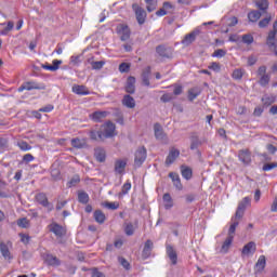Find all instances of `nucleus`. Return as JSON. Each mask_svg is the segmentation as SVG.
I'll return each mask as SVG.
<instances>
[{"mask_svg":"<svg viewBox=\"0 0 277 277\" xmlns=\"http://www.w3.org/2000/svg\"><path fill=\"white\" fill-rule=\"evenodd\" d=\"M162 8L164 9V11L167 12V14H174V5L171 4L170 2L166 1L162 3Z\"/></svg>","mask_w":277,"mask_h":277,"instance_id":"obj_44","label":"nucleus"},{"mask_svg":"<svg viewBox=\"0 0 277 277\" xmlns=\"http://www.w3.org/2000/svg\"><path fill=\"white\" fill-rule=\"evenodd\" d=\"M237 226H239V221H233V223L229 226L227 237H232V239H235V230H237Z\"/></svg>","mask_w":277,"mask_h":277,"instance_id":"obj_41","label":"nucleus"},{"mask_svg":"<svg viewBox=\"0 0 277 277\" xmlns=\"http://www.w3.org/2000/svg\"><path fill=\"white\" fill-rule=\"evenodd\" d=\"M132 10L136 16L138 25H144L146 23V10L138 6L136 3L132 4Z\"/></svg>","mask_w":277,"mask_h":277,"instance_id":"obj_3","label":"nucleus"},{"mask_svg":"<svg viewBox=\"0 0 277 277\" xmlns=\"http://www.w3.org/2000/svg\"><path fill=\"white\" fill-rule=\"evenodd\" d=\"M147 12H155L157 10V2L155 0H145Z\"/></svg>","mask_w":277,"mask_h":277,"instance_id":"obj_42","label":"nucleus"},{"mask_svg":"<svg viewBox=\"0 0 277 277\" xmlns=\"http://www.w3.org/2000/svg\"><path fill=\"white\" fill-rule=\"evenodd\" d=\"M243 211L240 208H237L235 217L232 219V222H237V220H241L243 217Z\"/></svg>","mask_w":277,"mask_h":277,"instance_id":"obj_55","label":"nucleus"},{"mask_svg":"<svg viewBox=\"0 0 277 277\" xmlns=\"http://www.w3.org/2000/svg\"><path fill=\"white\" fill-rule=\"evenodd\" d=\"M226 55V51L219 49L213 52L212 57H224Z\"/></svg>","mask_w":277,"mask_h":277,"instance_id":"obj_60","label":"nucleus"},{"mask_svg":"<svg viewBox=\"0 0 277 277\" xmlns=\"http://www.w3.org/2000/svg\"><path fill=\"white\" fill-rule=\"evenodd\" d=\"M102 207H104L105 209H109L110 211H116L117 209H120V203L118 201H104L102 202Z\"/></svg>","mask_w":277,"mask_h":277,"instance_id":"obj_34","label":"nucleus"},{"mask_svg":"<svg viewBox=\"0 0 277 277\" xmlns=\"http://www.w3.org/2000/svg\"><path fill=\"white\" fill-rule=\"evenodd\" d=\"M126 92H127L128 94H135V77L130 76V77L127 79Z\"/></svg>","mask_w":277,"mask_h":277,"instance_id":"obj_17","label":"nucleus"},{"mask_svg":"<svg viewBox=\"0 0 277 277\" xmlns=\"http://www.w3.org/2000/svg\"><path fill=\"white\" fill-rule=\"evenodd\" d=\"M162 201H163V205H164V209L167 211L172 209V207H174V200L172 199V196L169 193H166L162 196Z\"/></svg>","mask_w":277,"mask_h":277,"instance_id":"obj_19","label":"nucleus"},{"mask_svg":"<svg viewBox=\"0 0 277 277\" xmlns=\"http://www.w3.org/2000/svg\"><path fill=\"white\" fill-rule=\"evenodd\" d=\"M101 131L104 135V140H107L108 137H114L116 135V124L111 121H107L103 126H101Z\"/></svg>","mask_w":277,"mask_h":277,"instance_id":"obj_1","label":"nucleus"},{"mask_svg":"<svg viewBox=\"0 0 277 277\" xmlns=\"http://www.w3.org/2000/svg\"><path fill=\"white\" fill-rule=\"evenodd\" d=\"M256 252V243L254 241H250L243 246L241 254L242 256H250V254H254Z\"/></svg>","mask_w":277,"mask_h":277,"instance_id":"obj_11","label":"nucleus"},{"mask_svg":"<svg viewBox=\"0 0 277 277\" xmlns=\"http://www.w3.org/2000/svg\"><path fill=\"white\" fill-rule=\"evenodd\" d=\"M71 146L74 148H85V146H88V143L85 138L76 137L71 140Z\"/></svg>","mask_w":277,"mask_h":277,"instance_id":"obj_25","label":"nucleus"},{"mask_svg":"<svg viewBox=\"0 0 277 277\" xmlns=\"http://www.w3.org/2000/svg\"><path fill=\"white\" fill-rule=\"evenodd\" d=\"M181 174L183 179L186 181H190L192 176H194V172L192 171V168L187 166H181Z\"/></svg>","mask_w":277,"mask_h":277,"instance_id":"obj_23","label":"nucleus"},{"mask_svg":"<svg viewBox=\"0 0 277 277\" xmlns=\"http://www.w3.org/2000/svg\"><path fill=\"white\" fill-rule=\"evenodd\" d=\"M91 66H92L93 70H101V68H103V66H105V62H103V61L91 62Z\"/></svg>","mask_w":277,"mask_h":277,"instance_id":"obj_50","label":"nucleus"},{"mask_svg":"<svg viewBox=\"0 0 277 277\" xmlns=\"http://www.w3.org/2000/svg\"><path fill=\"white\" fill-rule=\"evenodd\" d=\"M0 252L3 259H6L8 261L12 260V253L10 252V248H8V245L0 243Z\"/></svg>","mask_w":277,"mask_h":277,"instance_id":"obj_28","label":"nucleus"},{"mask_svg":"<svg viewBox=\"0 0 277 277\" xmlns=\"http://www.w3.org/2000/svg\"><path fill=\"white\" fill-rule=\"evenodd\" d=\"M93 217L95 220V222H97V224H105V213H103V211L101 210H96L93 214Z\"/></svg>","mask_w":277,"mask_h":277,"instance_id":"obj_33","label":"nucleus"},{"mask_svg":"<svg viewBox=\"0 0 277 277\" xmlns=\"http://www.w3.org/2000/svg\"><path fill=\"white\" fill-rule=\"evenodd\" d=\"M50 233H53V235H55V237H57V239H62V237H64L66 235V229L64 226L57 224V223H51L48 226Z\"/></svg>","mask_w":277,"mask_h":277,"instance_id":"obj_5","label":"nucleus"},{"mask_svg":"<svg viewBox=\"0 0 277 277\" xmlns=\"http://www.w3.org/2000/svg\"><path fill=\"white\" fill-rule=\"evenodd\" d=\"M261 18V13L259 11H251L248 13V19L250 23H256Z\"/></svg>","mask_w":277,"mask_h":277,"instance_id":"obj_39","label":"nucleus"},{"mask_svg":"<svg viewBox=\"0 0 277 277\" xmlns=\"http://www.w3.org/2000/svg\"><path fill=\"white\" fill-rule=\"evenodd\" d=\"M190 150H196L200 146V140H198V135L193 134L190 136Z\"/></svg>","mask_w":277,"mask_h":277,"instance_id":"obj_40","label":"nucleus"},{"mask_svg":"<svg viewBox=\"0 0 277 277\" xmlns=\"http://www.w3.org/2000/svg\"><path fill=\"white\" fill-rule=\"evenodd\" d=\"M78 202L81 205H88L90 202V195L85 192H79L78 193Z\"/></svg>","mask_w":277,"mask_h":277,"instance_id":"obj_35","label":"nucleus"},{"mask_svg":"<svg viewBox=\"0 0 277 277\" xmlns=\"http://www.w3.org/2000/svg\"><path fill=\"white\" fill-rule=\"evenodd\" d=\"M250 205V197H245L238 205V209H241L242 211H246V207Z\"/></svg>","mask_w":277,"mask_h":277,"instance_id":"obj_49","label":"nucleus"},{"mask_svg":"<svg viewBox=\"0 0 277 277\" xmlns=\"http://www.w3.org/2000/svg\"><path fill=\"white\" fill-rule=\"evenodd\" d=\"M179 155H181V151H179V149H171L167 159H166V164L167 166H172V162L176 161Z\"/></svg>","mask_w":277,"mask_h":277,"instance_id":"obj_18","label":"nucleus"},{"mask_svg":"<svg viewBox=\"0 0 277 277\" xmlns=\"http://www.w3.org/2000/svg\"><path fill=\"white\" fill-rule=\"evenodd\" d=\"M277 168V162L265 163L262 168L263 172H269Z\"/></svg>","mask_w":277,"mask_h":277,"instance_id":"obj_52","label":"nucleus"},{"mask_svg":"<svg viewBox=\"0 0 277 277\" xmlns=\"http://www.w3.org/2000/svg\"><path fill=\"white\" fill-rule=\"evenodd\" d=\"M131 192V182H126L122 186V194H129Z\"/></svg>","mask_w":277,"mask_h":277,"instance_id":"obj_63","label":"nucleus"},{"mask_svg":"<svg viewBox=\"0 0 277 277\" xmlns=\"http://www.w3.org/2000/svg\"><path fill=\"white\" fill-rule=\"evenodd\" d=\"M232 77L236 81L243 79V69H235L232 74Z\"/></svg>","mask_w":277,"mask_h":277,"instance_id":"obj_45","label":"nucleus"},{"mask_svg":"<svg viewBox=\"0 0 277 277\" xmlns=\"http://www.w3.org/2000/svg\"><path fill=\"white\" fill-rule=\"evenodd\" d=\"M241 40L243 44H252L254 42V37L250 34L242 35Z\"/></svg>","mask_w":277,"mask_h":277,"instance_id":"obj_46","label":"nucleus"},{"mask_svg":"<svg viewBox=\"0 0 277 277\" xmlns=\"http://www.w3.org/2000/svg\"><path fill=\"white\" fill-rule=\"evenodd\" d=\"M80 181L79 176L76 175L67 183V187H75Z\"/></svg>","mask_w":277,"mask_h":277,"instance_id":"obj_58","label":"nucleus"},{"mask_svg":"<svg viewBox=\"0 0 277 277\" xmlns=\"http://www.w3.org/2000/svg\"><path fill=\"white\" fill-rule=\"evenodd\" d=\"M210 70H214V72H220L221 67H220V63H211V65H209L208 67Z\"/></svg>","mask_w":277,"mask_h":277,"instance_id":"obj_61","label":"nucleus"},{"mask_svg":"<svg viewBox=\"0 0 277 277\" xmlns=\"http://www.w3.org/2000/svg\"><path fill=\"white\" fill-rule=\"evenodd\" d=\"M63 61L62 60H53L52 65H49V63H45L41 66L43 70H50V72H55L56 70H60V66H62Z\"/></svg>","mask_w":277,"mask_h":277,"instance_id":"obj_8","label":"nucleus"},{"mask_svg":"<svg viewBox=\"0 0 277 277\" xmlns=\"http://www.w3.org/2000/svg\"><path fill=\"white\" fill-rule=\"evenodd\" d=\"M167 255L169 256L172 265H176L179 261V255L176 254L174 247H172L171 245H167Z\"/></svg>","mask_w":277,"mask_h":277,"instance_id":"obj_15","label":"nucleus"},{"mask_svg":"<svg viewBox=\"0 0 277 277\" xmlns=\"http://www.w3.org/2000/svg\"><path fill=\"white\" fill-rule=\"evenodd\" d=\"M238 159L241 161V163H245V166H248L250 161H252V156L250 154V150L248 149H241L238 153Z\"/></svg>","mask_w":277,"mask_h":277,"instance_id":"obj_10","label":"nucleus"},{"mask_svg":"<svg viewBox=\"0 0 277 277\" xmlns=\"http://www.w3.org/2000/svg\"><path fill=\"white\" fill-rule=\"evenodd\" d=\"M94 156H95L96 161H98L100 163H103V161H105V159H106L105 149H103L101 147L95 148Z\"/></svg>","mask_w":277,"mask_h":277,"instance_id":"obj_27","label":"nucleus"},{"mask_svg":"<svg viewBox=\"0 0 277 277\" xmlns=\"http://www.w3.org/2000/svg\"><path fill=\"white\" fill-rule=\"evenodd\" d=\"M19 237H21L22 243H25V246H27V243H29V241H31V237L29 235L19 234Z\"/></svg>","mask_w":277,"mask_h":277,"instance_id":"obj_59","label":"nucleus"},{"mask_svg":"<svg viewBox=\"0 0 277 277\" xmlns=\"http://www.w3.org/2000/svg\"><path fill=\"white\" fill-rule=\"evenodd\" d=\"M153 248H155L153 240H146L142 252L143 259H148L150 256L153 253Z\"/></svg>","mask_w":277,"mask_h":277,"instance_id":"obj_14","label":"nucleus"},{"mask_svg":"<svg viewBox=\"0 0 277 277\" xmlns=\"http://www.w3.org/2000/svg\"><path fill=\"white\" fill-rule=\"evenodd\" d=\"M154 131H155L156 140H164L166 138V133H163V129H161V126L159 123H156L154 126Z\"/></svg>","mask_w":277,"mask_h":277,"instance_id":"obj_30","label":"nucleus"},{"mask_svg":"<svg viewBox=\"0 0 277 277\" xmlns=\"http://www.w3.org/2000/svg\"><path fill=\"white\" fill-rule=\"evenodd\" d=\"M129 68H130V66H129V64H127V63H121V64L119 65V70H120L121 72H129Z\"/></svg>","mask_w":277,"mask_h":277,"instance_id":"obj_64","label":"nucleus"},{"mask_svg":"<svg viewBox=\"0 0 277 277\" xmlns=\"http://www.w3.org/2000/svg\"><path fill=\"white\" fill-rule=\"evenodd\" d=\"M117 34L122 42H127L131 38V29L127 24H119L117 26Z\"/></svg>","mask_w":277,"mask_h":277,"instance_id":"obj_4","label":"nucleus"},{"mask_svg":"<svg viewBox=\"0 0 277 277\" xmlns=\"http://www.w3.org/2000/svg\"><path fill=\"white\" fill-rule=\"evenodd\" d=\"M118 261L120 265H122L123 269H127V271L131 269V264L129 263V261H127V259L120 256L118 258Z\"/></svg>","mask_w":277,"mask_h":277,"instance_id":"obj_51","label":"nucleus"},{"mask_svg":"<svg viewBox=\"0 0 277 277\" xmlns=\"http://www.w3.org/2000/svg\"><path fill=\"white\" fill-rule=\"evenodd\" d=\"M233 237H228L225 239V241L223 242L222 247H221V252L223 254H226V252H228V250L230 249V246H233Z\"/></svg>","mask_w":277,"mask_h":277,"instance_id":"obj_32","label":"nucleus"},{"mask_svg":"<svg viewBox=\"0 0 277 277\" xmlns=\"http://www.w3.org/2000/svg\"><path fill=\"white\" fill-rule=\"evenodd\" d=\"M91 140H94L95 142H103L105 140V136L103 135V131L101 130H92L90 132Z\"/></svg>","mask_w":277,"mask_h":277,"instance_id":"obj_24","label":"nucleus"},{"mask_svg":"<svg viewBox=\"0 0 277 277\" xmlns=\"http://www.w3.org/2000/svg\"><path fill=\"white\" fill-rule=\"evenodd\" d=\"M174 100V94L172 93H164L161 97L160 101H162V103H170V101Z\"/></svg>","mask_w":277,"mask_h":277,"instance_id":"obj_53","label":"nucleus"},{"mask_svg":"<svg viewBox=\"0 0 277 277\" xmlns=\"http://www.w3.org/2000/svg\"><path fill=\"white\" fill-rule=\"evenodd\" d=\"M266 44L269 49H276V31L268 32Z\"/></svg>","mask_w":277,"mask_h":277,"instance_id":"obj_26","label":"nucleus"},{"mask_svg":"<svg viewBox=\"0 0 277 277\" xmlns=\"http://www.w3.org/2000/svg\"><path fill=\"white\" fill-rule=\"evenodd\" d=\"M146 161V147H141L135 151L134 166L140 168Z\"/></svg>","mask_w":277,"mask_h":277,"instance_id":"obj_6","label":"nucleus"},{"mask_svg":"<svg viewBox=\"0 0 277 277\" xmlns=\"http://www.w3.org/2000/svg\"><path fill=\"white\" fill-rule=\"evenodd\" d=\"M200 88L194 87L188 90V101H194L195 98H198L200 96Z\"/></svg>","mask_w":277,"mask_h":277,"instance_id":"obj_31","label":"nucleus"},{"mask_svg":"<svg viewBox=\"0 0 277 277\" xmlns=\"http://www.w3.org/2000/svg\"><path fill=\"white\" fill-rule=\"evenodd\" d=\"M269 81H272V76H269V74L260 76L259 83L262 88H267V85H269Z\"/></svg>","mask_w":277,"mask_h":277,"instance_id":"obj_37","label":"nucleus"},{"mask_svg":"<svg viewBox=\"0 0 277 277\" xmlns=\"http://www.w3.org/2000/svg\"><path fill=\"white\" fill-rule=\"evenodd\" d=\"M122 105H124V107H128V109H134L135 98H133V96L131 95H124L122 100Z\"/></svg>","mask_w":277,"mask_h":277,"instance_id":"obj_20","label":"nucleus"},{"mask_svg":"<svg viewBox=\"0 0 277 277\" xmlns=\"http://www.w3.org/2000/svg\"><path fill=\"white\" fill-rule=\"evenodd\" d=\"M156 53H158L160 57H167L169 60L170 57H172V48H166V45H158L156 48Z\"/></svg>","mask_w":277,"mask_h":277,"instance_id":"obj_13","label":"nucleus"},{"mask_svg":"<svg viewBox=\"0 0 277 277\" xmlns=\"http://www.w3.org/2000/svg\"><path fill=\"white\" fill-rule=\"evenodd\" d=\"M71 90L74 94H78L79 96H88V94H90V91L85 85L74 84Z\"/></svg>","mask_w":277,"mask_h":277,"instance_id":"obj_16","label":"nucleus"},{"mask_svg":"<svg viewBox=\"0 0 277 277\" xmlns=\"http://www.w3.org/2000/svg\"><path fill=\"white\" fill-rule=\"evenodd\" d=\"M25 83H26V90L28 92H31V90H47V85L42 82L31 80Z\"/></svg>","mask_w":277,"mask_h":277,"instance_id":"obj_9","label":"nucleus"},{"mask_svg":"<svg viewBox=\"0 0 277 277\" xmlns=\"http://www.w3.org/2000/svg\"><path fill=\"white\" fill-rule=\"evenodd\" d=\"M124 233H126V235H128V237L133 236V234L135 233V228L133 227V225L131 223L126 224Z\"/></svg>","mask_w":277,"mask_h":277,"instance_id":"obj_47","label":"nucleus"},{"mask_svg":"<svg viewBox=\"0 0 277 277\" xmlns=\"http://www.w3.org/2000/svg\"><path fill=\"white\" fill-rule=\"evenodd\" d=\"M267 75V67L265 65H262L258 69V76L263 77Z\"/></svg>","mask_w":277,"mask_h":277,"instance_id":"obj_62","label":"nucleus"},{"mask_svg":"<svg viewBox=\"0 0 277 277\" xmlns=\"http://www.w3.org/2000/svg\"><path fill=\"white\" fill-rule=\"evenodd\" d=\"M262 103H264L265 107H269L273 103H276V96L274 95H264L262 97Z\"/></svg>","mask_w":277,"mask_h":277,"instance_id":"obj_38","label":"nucleus"},{"mask_svg":"<svg viewBox=\"0 0 277 277\" xmlns=\"http://www.w3.org/2000/svg\"><path fill=\"white\" fill-rule=\"evenodd\" d=\"M151 75H153V69L150 66H147L142 70L141 79H142L143 85H145L146 88H150Z\"/></svg>","mask_w":277,"mask_h":277,"instance_id":"obj_7","label":"nucleus"},{"mask_svg":"<svg viewBox=\"0 0 277 277\" xmlns=\"http://www.w3.org/2000/svg\"><path fill=\"white\" fill-rule=\"evenodd\" d=\"M200 36V30L198 28H195L189 34H186L182 40V44L184 47H189L196 42V38Z\"/></svg>","mask_w":277,"mask_h":277,"instance_id":"obj_2","label":"nucleus"},{"mask_svg":"<svg viewBox=\"0 0 277 277\" xmlns=\"http://www.w3.org/2000/svg\"><path fill=\"white\" fill-rule=\"evenodd\" d=\"M108 116H109V111L107 110H96L90 115V118L94 122H101L102 120H104V118H107Z\"/></svg>","mask_w":277,"mask_h":277,"instance_id":"obj_12","label":"nucleus"},{"mask_svg":"<svg viewBox=\"0 0 277 277\" xmlns=\"http://www.w3.org/2000/svg\"><path fill=\"white\" fill-rule=\"evenodd\" d=\"M126 168H127V160L119 159L115 161V172L117 174H122Z\"/></svg>","mask_w":277,"mask_h":277,"instance_id":"obj_22","label":"nucleus"},{"mask_svg":"<svg viewBox=\"0 0 277 277\" xmlns=\"http://www.w3.org/2000/svg\"><path fill=\"white\" fill-rule=\"evenodd\" d=\"M17 226H19V228H29V220H27V217L17 220Z\"/></svg>","mask_w":277,"mask_h":277,"instance_id":"obj_48","label":"nucleus"},{"mask_svg":"<svg viewBox=\"0 0 277 277\" xmlns=\"http://www.w3.org/2000/svg\"><path fill=\"white\" fill-rule=\"evenodd\" d=\"M45 261H47L48 265H52V267H60V265L62 264L60 259H57V256H55L53 254H48L45 256Z\"/></svg>","mask_w":277,"mask_h":277,"instance_id":"obj_21","label":"nucleus"},{"mask_svg":"<svg viewBox=\"0 0 277 277\" xmlns=\"http://www.w3.org/2000/svg\"><path fill=\"white\" fill-rule=\"evenodd\" d=\"M17 146H18V148H21V150H31V146L28 145V143L24 142V141L17 143Z\"/></svg>","mask_w":277,"mask_h":277,"instance_id":"obj_56","label":"nucleus"},{"mask_svg":"<svg viewBox=\"0 0 277 277\" xmlns=\"http://www.w3.org/2000/svg\"><path fill=\"white\" fill-rule=\"evenodd\" d=\"M272 22V17H265L259 22L260 29H264V27H267L269 23Z\"/></svg>","mask_w":277,"mask_h":277,"instance_id":"obj_54","label":"nucleus"},{"mask_svg":"<svg viewBox=\"0 0 277 277\" xmlns=\"http://www.w3.org/2000/svg\"><path fill=\"white\" fill-rule=\"evenodd\" d=\"M265 265H267L265 255H260V258L255 264L256 272H263L265 269Z\"/></svg>","mask_w":277,"mask_h":277,"instance_id":"obj_29","label":"nucleus"},{"mask_svg":"<svg viewBox=\"0 0 277 277\" xmlns=\"http://www.w3.org/2000/svg\"><path fill=\"white\" fill-rule=\"evenodd\" d=\"M255 5L259 8V10L265 11L267 8H269V1L267 0H258L255 2Z\"/></svg>","mask_w":277,"mask_h":277,"instance_id":"obj_43","label":"nucleus"},{"mask_svg":"<svg viewBox=\"0 0 277 277\" xmlns=\"http://www.w3.org/2000/svg\"><path fill=\"white\" fill-rule=\"evenodd\" d=\"M173 94L174 96H181V94H183V87L182 85H179V84H175L173 85Z\"/></svg>","mask_w":277,"mask_h":277,"instance_id":"obj_57","label":"nucleus"},{"mask_svg":"<svg viewBox=\"0 0 277 277\" xmlns=\"http://www.w3.org/2000/svg\"><path fill=\"white\" fill-rule=\"evenodd\" d=\"M36 200L37 202H39V205H42V207H47L49 205V199L47 198V195L44 193H39L36 196Z\"/></svg>","mask_w":277,"mask_h":277,"instance_id":"obj_36","label":"nucleus"}]
</instances>
